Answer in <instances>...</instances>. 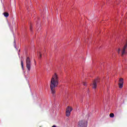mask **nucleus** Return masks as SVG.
<instances>
[{
	"instance_id": "f257e3e1",
	"label": "nucleus",
	"mask_w": 127,
	"mask_h": 127,
	"mask_svg": "<svg viewBox=\"0 0 127 127\" xmlns=\"http://www.w3.org/2000/svg\"><path fill=\"white\" fill-rule=\"evenodd\" d=\"M59 85V75L58 73H55L53 74L51 80H50V89L51 93L52 95H55L56 94V88Z\"/></svg>"
},
{
	"instance_id": "f03ea898",
	"label": "nucleus",
	"mask_w": 127,
	"mask_h": 127,
	"mask_svg": "<svg viewBox=\"0 0 127 127\" xmlns=\"http://www.w3.org/2000/svg\"><path fill=\"white\" fill-rule=\"evenodd\" d=\"M127 48V43L125 45V46L121 48L120 47H118L116 49V52L118 54L122 55V56H124V55H126L127 54V51H126V49Z\"/></svg>"
},
{
	"instance_id": "7ed1b4c3",
	"label": "nucleus",
	"mask_w": 127,
	"mask_h": 127,
	"mask_svg": "<svg viewBox=\"0 0 127 127\" xmlns=\"http://www.w3.org/2000/svg\"><path fill=\"white\" fill-rule=\"evenodd\" d=\"M26 66L28 71H30V69H31V60L29 57H27L26 59Z\"/></svg>"
},
{
	"instance_id": "20e7f679",
	"label": "nucleus",
	"mask_w": 127,
	"mask_h": 127,
	"mask_svg": "<svg viewBox=\"0 0 127 127\" xmlns=\"http://www.w3.org/2000/svg\"><path fill=\"white\" fill-rule=\"evenodd\" d=\"M88 126V122L84 120H81L78 122L79 127H87Z\"/></svg>"
},
{
	"instance_id": "39448f33",
	"label": "nucleus",
	"mask_w": 127,
	"mask_h": 127,
	"mask_svg": "<svg viewBox=\"0 0 127 127\" xmlns=\"http://www.w3.org/2000/svg\"><path fill=\"white\" fill-rule=\"evenodd\" d=\"M72 110H73V108H72L70 106H68L67 107L66 109V112H65V115L66 117H69V116L71 115V112H72Z\"/></svg>"
},
{
	"instance_id": "423d86ee",
	"label": "nucleus",
	"mask_w": 127,
	"mask_h": 127,
	"mask_svg": "<svg viewBox=\"0 0 127 127\" xmlns=\"http://www.w3.org/2000/svg\"><path fill=\"white\" fill-rule=\"evenodd\" d=\"M124 79L123 78H119V87L120 89H123V87H124Z\"/></svg>"
},
{
	"instance_id": "0eeeda50",
	"label": "nucleus",
	"mask_w": 127,
	"mask_h": 127,
	"mask_svg": "<svg viewBox=\"0 0 127 127\" xmlns=\"http://www.w3.org/2000/svg\"><path fill=\"white\" fill-rule=\"evenodd\" d=\"M100 82V78H96L94 81L93 82V83L92 84V88L94 89H97V83H99Z\"/></svg>"
},
{
	"instance_id": "6e6552de",
	"label": "nucleus",
	"mask_w": 127,
	"mask_h": 127,
	"mask_svg": "<svg viewBox=\"0 0 127 127\" xmlns=\"http://www.w3.org/2000/svg\"><path fill=\"white\" fill-rule=\"evenodd\" d=\"M3 14L4 16H5V17H8V15H9V14L7 12H4Z\"/></svg>"
},
{
	"instance_id": "1a4fd4ad",
	"label": "nucleus",
	"mask_w": 127,
	"mask_h": 127,
	"mask_svg": "<svg viewBox=\"0 0 127 127\" xmlns=\"http://www.w3.org/2000/svg\"><path fill=\"white\" fill-rule=\"evenodd\" d=\"M21 65L22 70H24V67L23 66V61H21Z\"/></svg>"
},
{
	"instance_id": "9d476101",
	"label": "nucleus",
	"mask_w": 127,
	"mask_h": 127,
	"mask_svg": "<svg viewBox=\"0 0 127 127\" xmlns=\"http://www.w3.org/2000/svg\"><path fill=\"white\" fill-rule=\"evenodd\" d=\"M38 55H39L40 58H41V57H42V54H41V52L40 51L38 52Z\"/></svg>"
},
{
	"instance_id": "9b49d317",
	"label": "nucleus",
	"mask_w": 127,
	"mask_h": 127,
	"mask_svg": "<svg viewBox=\"0 0 127 127\" xmlns=\"http://www.w3.org/2000/svg\"><path fill=\"white\" fill-rule=\"evenodd\" d=\"M109 116L110 118H114V117H115V114H114V113H111Z\"/></svg>"
},
{
	"instance_id": "f8f14e48",
	"label": "nucleus",
	"mask_w": 127,
	"mask_h": 127,
	"mask_svg": "<svg viewBox=\"0 0 127 127\" xmlns=\"http://www.w3.org/2000/svg\"><path fill=\"white\" fill-rule=\"evenodd\" d=\"M83 85H84V86H87V83L84 82Z\"/></svg>"
},
{
	"instance_id": "ddd939ff",
	"label": "nucleus",
	"mask_w": 127,
	"mask_h": 127,
	"mask_svg": "<svg viewBox=\"0 0 127 127\" xmlns=\"http://www.w3.org/2000/svg\"><path fill=\"white\" fill-rule=\"evenodd\" d=\"M52 127H57L56 126L54 125L53 126H52Z\"/></svg>"
},
{
	"instance_id": "4468645a",
	"label": "nucleus",
	"mask_w": 127,
	"mask_h": 127,
	"mask_svg": "<svg viewBox=\"0 0 127 127\" xmlns=\"http://www.w3.org/2000/svg\"><path fill=\"white\" fill-rule=\"evenodd\" d=\"M30 29H31V30L32 29V28L31 27V28H30Z\"/></svg>"
}]
</instances>
